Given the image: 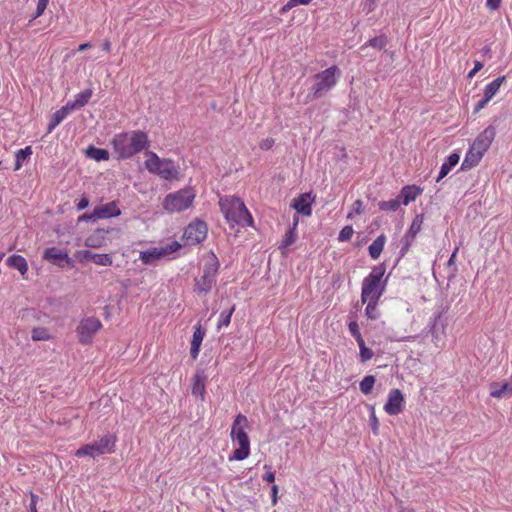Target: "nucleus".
<instances>
[{"instance_id":"obj_1","label":"nucleus","mask_w":512,"mask_h":512,"mask_svg":"<svg viewBox=\"0 0 512 512\" xmlns=\"http://www.w3.org/2000/svg\"><path fill=\"white\" fill-rule=\"evenodd\" d=\"M150 141L146 132L132 130L117 133L111 140V146L118 159H130L147 149Z\"/></svg>"},{"instance_id":"obj_2","label":"nucleus","mask_w":512,"mask_h":512,"mask_svg":"<svg viewBox=\"0 0 512 512\" xmlns=\"http://www.w3.org/2000/svg\"><path fill=\"white\" fill-rule=\"evenodd\" d=\"M496 135L495 127L490 125L485 128L473 141L461 164V169H471L478 165L486 151L489 149Z\"/></svg>"},{"instance_id":"obj_3","label":"nucleus","mask_w":512,"mask_h":512,"mask_svg":"<svg viewBox=\"0 0 512 512\" xmlns=\"http://www.w3.org/2000/svg\"><path fill=\"white\" fill-rule=\"evenodd\" d=\"M219 206L231 226H253V218L241 199L226 196L220 199Z\"/></svg>"},{"instance_id":"obj_4","label":"nucleus","mask_w":512,"mask_h":512,"mask_svg":"<svg viewBox=\"0 0 512 512\" xmlns=\"http://www.w3.org/2000/svg\"><path fill=\"white\" fill-rule=\"evenodd\" d=\"M385 266L383 264L374 266L371 272L363 279L361 287V302L366 300L380 299L386 289V281H383Z\"/></svg>"},{"instance_id":"obj_5","label":"nucleus","mask_w":512,"mask_h":512,"mask_svg":"<svg viewBox=\"0 0 512 512\" xmlns=\"http://www.w3.org/2000/svg\"><path fill=\"white\" fill-rule=\"evenodd\" d=\"M146 169L162 179L172 181L179 178V166L171 159H162L154 152L146 153Z\"/></svg>"},{"instance_id":"obj_6","label":"nucleus","mask_w":512,"mask_h":512,"mask_svg":"<svg viewBox=\"0 0 512 512\" xmlns=\"http://www.w3.org/2000/svg\"><path fill=\"white\" fill-rule=\"evenodd\" d=\"M339 75L340 70L336 66H331L317 73L314 76L315 82L310 89L308 97H310L313 100L325 95L337 84Z\"/></svg>"},{"instance_id":"obj_7","label":"nucleus","mask_w":512,"mask_h":512,"mask_svg":"<svg viewBox=\"0 0 512 512\" xmlns=\"http://www.w3.org/2000/svg\"><path fill=\"white\" fill-rule=\"evenodd\" d=\"M196 194L192 188H184L166 195L163 200V208L169 213H179L190 208Z\"/></svg>"},{"instance_id":"obj_8","label":"nucleus","mask_w":512,"mask_h":512,"mask_svg":"<svg viewBox=\"0 0 512 512\" xmlns=\"http://www.w3.org/2000/svg\"><path fill=\"white\" fill-rule=\"evenodd\" d=\"M117 438L115 435H105L99 441L85 444L75 451V456L80 458L89 456L96 458L103 454H111L115 451Z\"/></svg>"},{"instance_id":"obj_9","label":"nucleus","mask_w":512,"mask_h":512,"mask_svg":"<svg viewBox=\"0 0 512 512\" xmlns=\"http://www.w3.org/2000/svg\"><path fill=\"white\" fill-rule=\"evenodd\" d=\"M102 327L101 321L96 317L82 318L76 328L79 343L90 345Z\"/></svg>"},{"instance_id":"obj_10","label":"nucleus","mask_w":512,"mask_h":512,"mask_svg":"<svg viewBox=\"0 0 512 512\" xmlns=\"http://www.w3.org/2000/svg\"><path fill=\"white\" fill-rule=\"evenodd\" d=\"M208 233V226L202 220H194L184 229L183 239L188 245H196L203 242Z\"/></svg>"},{"instance_id":"obj_11","label":"nucleus","mask_w":512,"mask_h":512,"mask_svg":"<svg viewBox=\"0 0 512 512\" xmlns=\"http://www.w3.org/2000/svg\"><path fill=\"white\" fill-rule=\"evenodd\" d=\"M179 248L180 244L177 241H173L164 247H154L152 249L142 251L139 258L144 264H152L155 261L176 252Z\"/></svg>"},{"instance_id":"obj_12","label":"nucleus","mask_w":512,"mask_h":512,"mask_svg":"<svg viewBox=\"0 0 512 512\" xmlns=\"http://www.w3.org/2000/svg\"><path fill=\"white\" fill-rule=\"evenodd\" d=\"M217 267L206 266L203 274L195 279L194 291L198 294H208L216 282Z\"/></svg>"},{"instance_id":"obj_13","label":"nucleus","mask_w":512,"mask_h":512,"mask_svg":"<svg viewBox=\"0 0 512 512\" xmlns=\"http://www.w3.org/2000/svg\"><path fill=\"white\" fill-rule=\"evenodd\" d=\"M405 407V399L403 393L395 388L388 393L384 410L388 415L394 416L400 414Z\"/></svg>"},{"instance_id":"obj_14","label":"nucleus","mask_w":512,"mask_h":512,"mask_svg":"<svg viewBox=\"0 0 512 512\" xmlns=\"http://www.w3.org/2000/svg\"><path fill=\"white\" fill-rule=\"evenodd\" d=\"M43 259L49 263L63 268L65 265L73 266L72 260L66 250L56 247L46 248L43 253Z\"/></svg>"},{"instance_id":"obj_15","label":"nucleus","mask_w":512,"mask_h":512,"mask_svg":"<svg viewBox=\"0 0 512 512\" xmlns=\"http://www.w3.org/2000/svg\"><path fill=\"white\" fill-rule=\"evenodd\" d=\"M111 232H119V229L111 228V229H96L90 235H88L84 241V245L89 248H101L107 245L108 234Z\"/></svg>"},{"instance_id":"obj_16","label":"nucleus","mask_w":512,"mask_h":512,"mask_svg":"<svg viewBox=\"0 0 512 512\" xmlns=\"http://www.w3.org/2000/svg\"><path fill=\"white\" fill-rule=\"evenodd\" d=\"M235 449L229 455V461H242L250 455V439L249 437L231 439Z\"/></svg>"},{"instance_id":"obj_17","label":"nucleus","mask_w":512,"mask_h":512,"mask_svg":"<svg viewBox=\"0 0 512 512\" xmlns=\"http://www.w3.org/2000/svg\"><path fill=\"white\" fill-rule=\"evenodd\" d=\"M424 221V217L422 214H418L414 217L412 220V223L408 229V231L405 234L404 237V246L402 248V252L405 253L409 250L410 246L412 245L414 239L416 238L417 234L420 232L422 224Z\"/></svg>"},{"instance_id":"obj_18","label":"nucleus","mask_w":512,"mask_h":512,"mask_svg":"<svg viewBox=\"0 0 512 512\" xmlns=\"http://www.w3.org/2000/svg\"><path fill=\"white\" fill-rule=\"evenodd\" d=\"M312 202L311 194L303 193L292 200L291 207L303 216H310L312 214Z\"/></svg>"},{"instance_id":"obj_19","label":"nucleus","mask_w":512,"mask_h":512,"mask_svg":"<svg viewBox=\"0 0 512 512\" xmlns=\"http://www.w3.org/2000/svg\"><path fill=\"white\" fill-rule=\"evenodd\" d=\"M490 396L495 399H502L512 395V378L507 382L493 381L489 384Z\"/></svg>"},{"instance_id":"obj_20","label":"nucleus","mask_w":512,"mask_h":512,"mask_svg":"<svg viewBox=\"0 0 512 512\" xmlns=\"http://www.w3.org/2000/svg\"><path fill=\"white\" fill-rule=\"evenodd\" d=\"M249 428V422L245 415L238 414L233 421L231 426L230 437L231 439L249 437L247 429Z\"/></svg>"},{"instance_id":"obj_21","label":"nucleus","mask_w":512,"mask_h":512,"mask_svg":"<svg viewBox=\"0 0 512 512\" xmlns=\"http://www.w3.org/2000/svg\"><path fill=\"white\" fill-rule=\"evenodd\" d=\"M94 209L95 216L98 217V219H108L112 217H117L121 214V211L115 201L98 205Z\"/></svg>"},{"instance_id":"obj_22","label":"nucleus","mask_w":512,"mask_h":512,"mask_svg":"<svg viewBox=\"0 0 512 512\" xmlns=\"http://www.w3.org/2000/svg\"><path fill=\"white\" fill-rule=\"evenodd\" d=\"M206 375L203 371H198L192 378V395L199 397L201 401H204L206 394Z\"/></svg>"},{"instance_id":"obj_23","label":"nucleus","mask_w":512,"mask_h":512,"mask_svg":"<svg viewBox=\"0 0 512 512\" xmlns=\"http://www.w3.org/2000/svg\"><path fill=\"white\" fill-rule=\"evenodd\" d=\"M204 336L205 332L201 329V326H196L194 329L190 348V356L193 360H196L199 355L200 347L204 339Z\"/></svg>"},{"instance_id":"obj_24","label":"nucleus","mask_w":512,"mask_h":512,"mask_svg":"<svg viewBox=\"0 0 512 512\" xmlns=\"http://www.w3.org/2000/svg\"><path fill=\"white\" fill-rule=\"evenodd\" d=\"M422 193V189L415 185H407L401 189L399 198L402 199L404 205H408L410 202L416 200V198Z\"/></svg>"},{"instance_id":"obj_25","label":"nucleus","mask_w":512,"mask_h":512,"mask_svg":"<svg viewBox=\"0 0 512 512\" xmlns=\"http://www.w3.org/2000/svg\"><path fill=\"white\" fill-rule=\"evenodd\" d=\"M92 94V89H85L78 93L73 101H68L66 104L72 111L77 110L79 108L84 107L89 102V100L92 97Z\"/></svg>"},{"instance_id":"obj_26","label":"nucleus","mask_w":512,"mask_h":512,"mask_svg":"<svg viewBox=\"0 0 512 512\" xmlns=\"http://www.w3.org/2000/svg\"><path fill=\"white\" fill-rule=\"evenodd\" d=\"M299 218L297 215L293 217L292 227L285 233L282 242L279 246V249L283 250L292 245L297 239V226H298Z\"/></svg>"},{"instance_id":"obj_27","label":"nucleus","mask_w":512,"mask_h":512,"mask_svg":"<svg viewBox=\"0 0 512 512\" xmlns=\"http://www.w3.org/2000/svg\"><path fill=\"white\" fill-rule=\"evenodd\" d=\"M72 112L67 104L57 110L51 117L47 133H51Z\"/></svg>"},{"instance_id":"obj_28","label":"nucleus","mask_w":512,"mask_h":512,"mask_svg":"<svg viewBox=\"0 0 512 512\" xmlns=\"http://www.w3.org/2000/svg\"><path fill=\"white\" fill-rule=\"evenodd\" d=\"M460 160V156L457 153H451L447 160L442 164L439 175L436 179L437 182L441 181L448 173L455 167Z\"/></svg>"},{"instance_id":"obj_29","label":"nucleus","mask_w":512,"mask_h":512,"mask_svg":"<svg viewBox=\"0 0 512 512\" xmlns=\"http://www.w3.org/2000/svg\"><path fill=\"white\" fill-rule=\"evenodd\" d=\"M506 77L505 76H499L498 78L494 79L492 82L487 84L484 88V95L487 100L491 101L493 97L499 92L500 87L505 82Z\"/></svg>"},{"instance_id":"obj_30","label":"nucleus","mask_w":512,"mask_h":512,"mask_svg":"<svg viewBox=\"0 0 512 512\" xmlns=\"http://www.w3.org/2000/svg\"><path fill=\"white\" fill-rule=\"evenodd\" d=\"M386 240V236L384 234H381L368 247L369 255L373 260H376L380 257L384 249Z\"/></svg>"},{"instance_id":"obj_31","label":"nucleus","mask_w":512,"mask_h":512,"mask_svg":"<svg viewBox=\"0 0 512 512\" xmlns=\"http://www.w3.org/2000/svg\"><path fill=\"white\" fill-rule=\"evenodd\" d=\"M7 265L18 270L22 276L28 272V263L26 259L21 255H11L7 259Z\"/></svg>"},{"instance_id":"obj_32","label":"nucleus","mask_w":512,"mask_h":512,"mask_svg":"<svg viewBox=\"0 0 512 512\" xmlns=\"http://www.w3.org/2000/svg\"><path fill=\"white\" fill-rule=\"evenodd\" d=\"M379 300L380 299H372V300H366V308H365V315L367 318L371 320H377L381 316V312L379 310Z\"/></svg>"},{"instance_id":"obj_33","label":"nucleus","mask_w":512,"mask_h":512,"mask_svg":"<svg viewBox=\"0 0 512 512\" xmlns=\"http://www.w3.org/2000/svg\"><path fill=\"white\" fill-rule=\"evenodd\" d=\"M86 154L89 158L94 159L96 161H108L110 158L109 152L103 148H97L94 146H90L86 150Z\"/></svg>"},{"instance_id":"obj_34","label":"nucleus","mask_w":512,"mask_h":512,"mask_svg":"<svg viewBox=\"0 0 512 512\" xmlns=\"http://www.w3.org/2000/svg\"><path fill=\"white\" fill-rule=\"evenodd\" d=\"M32 153H33V151H32L31 146H26L25 148L18 150L15 153V167H14V170L18 171L22 167L23 162L28 157H30L32 155Z\"/></svg>"},{"instance_id":"obj_35","label":"nucleus","mask_w":512,"mask_h":512,"mask_svg":"<svg viewBox=\"0 0 512 512\" xmlns=\"http://www.w3.org/2000/svg\"><path fill=\"white\" fill-rule=\"evenodd\" d=\"M33 341H49L52 339L50 331L45 327H35L31 331Z\"/></svg>"},{"instance_id":"obj_36","label":"nucleus","mask_w":512,"mask_h":512,"mask_svg":"<svg viewBox=\"0 0 512 512\" xmlns=\"http://www.w3.org/2000/svg\"><path fill=\"white\" fill-rule=\"evenodd\" d=\"M387 44V38L384 35L376 36L370 39L368 42L360 47V50H364L366 47L371 46L376 49H383Z\"/></svg>"},{"instance_id":"obj_37","label":"nucleus","mask_w":512,"mask_h":512,"mask_svg":"<svg viewBox=\"0 0 512 512\" xmlns=\"http://www.w3.org/2000/svg\"><path fill=\"white\" fill-rule=\"evenodd\" d=\"M375 381L376 379L373 375L365 376L359 384L360 391L365 395L370 394L375 385Z\"/></svg>"},{"instance_id":"obj_38","label":"nucleus","mask_w":512,"mask_h":512,"mask_svg":"<svg viewBox=\"0 0 512 512\" xmlns=\"http://www.w3.org/2000/svg\"><path fill=\"white\" fill-rule=\"evenodd\" d=\"M357 344L359 346V355H360L361 362H367L368 360L373 358L374 353L370 348H368L365 345L364 340L357 342Z\"/></svg>"},{"instance_id":"obj_39","label":"nucleus","mask_w":512,"mask_h":512,"mask_svg":"<svg viewBox=\"0 0 512 512\" xmlns=\"http://www.w3.org/2000/svg\"><path fill=\"white\" fill-rule=\"evenodd\" d=\"M401 204V200L399 198L388 200V201H380L379 208L382 211H396Z\"/></svg>"},{"instance_id":"obj_40","label":"nucleus","mask_w":512,"mask_h":512,"mask_svg":"<svg viewBox=\"0 0 512 512\" xmlns=\"http://www.w3.org/2000/svg\"><path fill=\"white\" fill-rule=\"evenodd\" d=\"M93 263L100 266H111L113 263L112 256L110 254H96L93 256Z\"/></svg>"},{"instance_id":"obj_41","label":"nucleus","mask_w":512,"mask_h":512,"mask_svg":"<svg viewBox=\"0 0 512 512\" xmlns=\"http://www.w3.org/2000/svg\"><path fill=\"white\" fill-rule=\"evenodd\" d=\"M353 234H354L353 227L350 225H347V226L343 227L342 230L340 231V233L338 235V240L340 242L349 241L352 238Z\"/></svg>"},{"instance_id":"obj_42","label":"nucleus","mask_w":512,"mask_h":512,"mask_svg":"<svg viewBox=\"0 0 512 512\" xmlns=\"http://www.w3.org/2000/svg\"><path fill=\"white\" fill-rule=\"evenodd\" d=\"M348 329L351 335L355 338L356 342L364 340L361 335L359 325L356 321H350L348 324Z\"/></svg>"},{"instance_id":"obj_43","label":"nucleus","mask_w":512,"mask_h":512,"mask_svg":"<svg viewBox=\"0 0 512 512\" xmlns=\"http://www.w3.org/2000/svg\"><path fill=\"white\" fill-rule=\"evenodd\" d=\"M369 421H370V426H371L373 434L378 435L379 434V419L377 418V416L375 414L374 407H371Z\"/></svg>"},{"instance_id":"obj_44","label":"nucleus","mask_w":512,"mask_h":512,"mask_svg":"<svg viewBox=\"0 0 512 512\" xmlns=\"http://www.w3.org/2000/svg\"><path fill=\"white\" fill-rule=\"evenodd\" d=\"M363 212V202L360 199L354 201L351 212L348 213L347 217L352 218L354 215H360Z\"/></svg>"},{"instance_id":"obj_45","label":"nucleus","mask_w":512,"mask_h":512,"mask_svg":"<svg viewBox=\"0 0 512 512\" xmlns=\"http://www.w3.org/2000/svg\"><path fill=\"white\" fill-rule=\"evenodd\" d=\"M95 253H92L89 250L77 251L75 256L80 262L93 261V256Z\"/></svg>"},{"instance_id":"obj_46","label":"nucleus","mask_w":512,"mask_h":512,"mask_svg":"<svg viewBox=\"0 0 512 512\" xmlns=\"http://www.w3.org/2000/svg\"><path fill=\"white\" fill-rule=\"evenodd\" d=\"M48 4H49V0H38L36 11L32 17V20H35L38 17H40L46 10Z\"/></svg>"},{"instance_id":"obj_47","label":"nucleus","mask_w":512,"mask_h":512,"mask_svg":"<svg viewBox=\"0 0 512 512\" xmlns=\"http://www.w3.org/2000/svg\"><path fill=\"white\" fill-rule=\"evenodd\" d=\"M235 310V306H233L227 313L223 312L220 315L219 326H228L231 321L232 314Z\"/></svg>"},{"instance_id":"obj_48","label":"nucleus","mask_w":512,"mask_h":512,"mask_svg":"<svg viewBox=\"0 0 512 512\" xmlns=\"http://www.w3.org/2000/svg\"><path fill=\"white\" fill-rule=\"evenodd\" d=\"M264 469H266V472L263 474L262 479L268 483H273L275 481V474L272 471L271 466L265 464Z\"/></svg>"},{"instance_id":"obj_49","label":"nucleus","mask_w":512,"mask_h":512,"mask_svg":"<svg viewBox=\"0 0 512 512\" xmlns=\"http://www.w3.org/2000/svg\"><path fill=\"white\" fill-rule=\"evenodd\" d=\"M275 140L271 137L265 138L259 142V147L261 150L267 151L270 150L274 146Z\"/></svg>"},{"instance_id":"obj_50","label":"nucleus","mask_w":512,"mask_h":512,"mask_svg":"<svg viewBox=\"0 0 512 512\" xmlns=\"http://www.w3.org/2000/svg\"><path fill=\"white\" fill-rule=\"evenodd\" d=\"M431 334H432V342L437 346L441 347L444 344V340L439 338L438 332L436 330V324H434L431 328Z\"/></svg>"},{"instance_id":"obj_51","label":"nucleus","mask_w":512,"mask_h":512,"mask_svg":"<svg viewBox=\"0 0 512 512\" xmlns=\"http://www.w3.org/2000/svg\"><path fill=\"white\" fill-rule=\"evenodd\" d=\"M490 101L487 100L485 97H483L475 106H474V109H473V113L474 114H478L482 109H484L487 104L489 103Z\"/></svg>"},{"instance_id":"obj_52","label":"nucleus","mask_w":512,"mask_h":512,"mask_svg":"<svg viewBox=\"0 0 512 512\" xmlns=\"http://www.w3.org/2000/svg\"><path fill=\"white\" fill-rule=\"evenodd\" d=\"M482 68L483 64L480 61H475L474 68L469 71L467 77L472 79Z\"/></svg>"},{"instance_id":"obj_53","label":"nucleus","mask_w":512,"mask_h":512,"mask_svg":"<svg viewBox=\"0 0 512 512\" xmlns=\"http://www.w3.org/2000/svg\"><path fill=\"white\" fill-rule=\"evenodd\" d=\"M88 205H89L88 197L85 195H82V197L79 199V201L76 204V208L78 211H81V210L85 209L86 207H88Z\"/></svg>"},{"instance_id":"obj_54","label":"nucleus","mask_w":512,"mask_h":512,"mask_svg":"<svg viewBox=\"0 0 512 512\" xmlns=\"http://www.w3.org/2000/svg\"><path fill=\"white\" fill-rule=\"evenodd\" d=\"M98 220V217L95 216V209L91 214H83L78 218V221H96Z\"/></svg>"},{"instance_id":"obj_55","label":"nucleus","mask_w":512,"mask_h":512,"mask_svg":"<svg viewBox=\"0 0 512 512\" xmlns=\"http://www.w3.org/2000/svg\"><path fill=\"white\" fill-rule=\"evenodd\" d=\"M271 502H272V505H276L278 502V486L277 485H273L271 487Z\"/></svg>"},{"instance_id":"obj_56","label":"nucleus","mask_w":512,"mask_h":512,"mask_svg":"<svg viewBox=\"0 0 512 512\" xmlns=\"http://www.w3.org/2000/svg\"><path fill=\"white\" fill-rule=\"evenodd\" d=\"M502 0H486V5L491 10H497L501 5Z\"/></svg>"},{"instance_id":"obj_57","label":"nucleus","mask_w":512,"mask_h":512,"mask_svg":"<svg viewBox=\"0 0 512 512\" xmlns=\"http://www.w3.org/2000/svg\"><path fill=\"white\" fill-rule=\"evenodd\" d=\"M294 7H296V5L293 2V0H288L287 3L281 7L280 13L281 14H285V13H287L288 11H290Z\"/></svg>"},{"instance_id":"obj_58","label":"nucleus","mask_w":512,"mask_h":512,"mask_svg":"<svg viewBox=\"0 0 512 512\" xmlns=\"http://www.w3.org/2000/svg\"><path fill=\"white\" fill-rule=\"evenodd\" d=\"M294 7H296V5L293 2V0H288L287 3L281 7L280 13L281 14H285V13H287L288 11H290Z\"/></svg>"},{"instance_id":"obj_59","label":"nucleus","mask_w":512,"mask_h":512,"mask_svg":"<svg viewBox=\"0 0 512 512\" xmlns=\"http://www.w3.org/2000/svg\"><path fill=\"white\" fill-rule=\"evenodd\" d=\"M30 497H31V502H30V506H29L30 512L37 511L36 505H37L38 496L36 494H34L33 492H31Z\"/></svg>"},{"instance_id":"obj_60","label":"nucleus","mask_w":512,"mask_h":512,"mask_svg":"<svg viewBox=\"0 0 512 512\" xmlns=\"http://www.w3.org/2000/svg\"><path fill=\"white\" fill-rule=\"evenodd\" d=\"M458 250V247H456L448 260V265H453L455 263Z\"/></svg>"},{"instance_id":"obj_61","label":"nucleus","mask_w":512,"mask_h":512,"mask_svg":"<svg viewBox=\"0 0 512 512\" xmlns=\"http://www.w3.org/2000/svg\"><path fill=\"white\" fill-rule=\"evenodd\" d=\"M102 49L109 53L111 51V42L109 40H105L102 44Z\"/></svg>"},{"instance_id":"obj_62","label":"nucleus","mask_w":512,"mask_h":512,"mask_svg":"<svg viewBox=\"0 0 512 512\" xmlns=\"http://www.w3.org/2000/svg\"><path fill=\"white\" fill-rule=\"evenodd\" d=\"M296 6L298 5H308L312 2V0H293Z\"/></svg>"},{"instance_id":"obj_63","label":"nucleus","mask_w":512,"mask_h":512,"mask_svg":"<svg viewBox=\"0 0 512 512\" xmlns=\"http://www.w3.org/2000/svg\"><path fill=\"white\" fill-rule=\"evenodd\" d=\"M91 47V44L90 43H83V44H80L78 46V51L79 52H82V51H85L86 49L90 48Z\"/></svg>"}]
</instances>
